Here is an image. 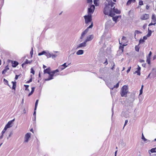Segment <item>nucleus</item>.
Returning <instances> with one entry per match:
<instances>
[{
    "label": "nucleus",
    "mask_w": 156,
    "mask_h": 156,
    "mask_svg": "<svg viewBox=\"0 0 156 156\" xmlns=\"http://www.w3.org/2000/svg\"><path fill=\"white\" fill-rule=\"evenodd\" d=\"M152 54V53L151 51H150L148 55V56L147 57V58H151V56Z\"/></svg>",
    "instance_id": "09e8293b"
},
{
    "label": "nucleus",
    "mask_w": 156,
    "mask_h": 156,
    "mask_svg": "<svg viewBox=\"0 0 156 156\" xmlns=\"http://www.w3.org/2000/svg\"><path fill=\"white\" fill-rule=\"evenodd\" d=\"M112 10V8L109 6L108 4H107V3H105V7L103 9V12L106 15H108L110 11Z\"/></svg>",
    "instance_id": "f03ea898"
},
{
    "label": "nucleus",
    "mask_w": 156,
    "mask_h": 156,
    "mask_svg": "<svg viewBox=\"0 0 156 156\" xmlns=\"http://www.w3.org/2000/svg\"><path fill=\"white\" fill-rule=\"evenodd\" d=\"M57 56V55L56 54H51V57L52 58H54Z\"/></svg>",
    "instance_id": "5fc2aeb1"
},
{
    "label": "nucleus",
    "mask_w": 156,
    "mask_h": 156,
    "mask_svg": "<svg viewBox=\"0 0 156 156\" xmlns=\"http://www.w3.org/2000/svg\"><path fill=\"white\" fill-rule=\"evenodd\" d=\"M37 108H34V111L33 113V115L35 116H36V110Z\"/></svg>",
    "instance_id": "8fccbe9b"
},
{
    "label": "nucleus",
    "mask_w": 156,
    "mask_h": 156,
    "mask_svg": "<svg viewBox=\"0 0 156 156\" xmlns=\"http://www.w3.org/2000/svg\"><path fill=\"white\" fill-rule=\"evenodd\" d=\"M139 45L138 44V45L136 46L135 47V50L137 52L139 51L140 50V47H139Z\"/></svg>",
    "instance_id": "58836bf2"
},
{
    "label": "nucleus",
    "mask_w": 156,
    "mask_h": 156,
    "mask_svg": "<svg viewBox=\"0 0 156 156\" xmlns=\"http://www.w3.org/2000/svg\"><path fill=\"white\" fill-rule=\"evenodd\" d=\"M150 6L148 5H146V8L147 10H148L149 9Z\"/></svg>",
    "instance_id": "338daca9"
},
{
    "label": "nucleus",
    "mask_w": 156,
    "mask_h": 156,
    "mask_svg": "<svg viewBox=\"0 0 156 156\" xmlns=\"http://www.w3.org/2000/svg\"><path fill=\"white\" fill-rule=\"evenodd\" d=\"M38 101H39V100L38 99H37L36 100V102L35 103L34 108H37L38 102Z\"/></svg>",
    "instance_id": "c03bdc74"
},
{
    "label": "nucleus",
    "mask_w": 156,
    "mask_h": 156,
    "mask_svg": "<svg viewBox=\"0 0 156 156\" xmlns=\"http://www.w3.org/2000/svg\"><path fill=\"white\" fill-rule=\"evenodd\" d=\"M146 62L148 64L150 65L151 64V58H147Z\"/></svg>",
    "instance_id": "4c0bfd02"
},
{
    "label": "nucleus",
    "mask_w": 156,
    "mask_h": 156,
    "mask_svg": "<svg viewBox=\"0 0 156 156\" xmlns=\"http://www.w3.org/2000/svg\"><path fill=\"white\" fill-rule=\"evenodd\" d=\"M93 23L92 22L91 24L86 29H85L82 33L81 36L80 37V39H82L84 36V35L87 33L89 29L90 28H92L93 27Z\"/></svg>",
    "instance_id": "39448f33"
},
{
    "label": "nucleus",
    "mask_w": 156,
    "mask_h": 156,
    "mask_svg": "<svg viewBox=\"0 0 156 156\" xmlns=\"http://www.w3.org/2000/svg\"><path fill=\"white\" fill-rule=\"evenodd\" d=\"M149 18V14H144L140 17V18L142 20H144L148 19Z\"/></svg>",
    "instance_id": "ddd939ff"
},
{
    "label": "nucleus",
    "mask_w": 156,
    "mask_h": 156,
    "mask_svg": "<svg viewBox=\"0 0 156 156\" xmlns=\"http://www.w3.org/2000/svg\"><path fill=\"white\" fill-rule=\"evenodd\" d=\"M32 77H31L30 79V80L27 81V82H26V83H30L32 81Z\"/></svg>",
    "instance_id": "6e6d98bb"
},
{
    "label": "nucleus",
    "mask_w": 156,
    "mask_h": 156,
    "mask_svg": "<svg viewBox=\"0 0 156 156\" xmlns=\"http://www.w3.org/2000/svg\"><path fill=\"white\" fill-rule=\"evenodd\" d=\"M133 73L134 74L137 73L138 75L140 76V71L137 70Z\"/></svg>",
    "instance_id": "ea45409f"
},
{
    "label": "nucleus",
    "mask_w": 156,
    "mask_h": 156,
    "mask_svg": "<svg viewBox=\"0 0 156 156\" xmlns=\"http://www.w3.org/2000/svg\"><path fill=\"white\" fill-rule=\"evenodd\" d=\"M35 89V87H33L31 88V92L28 94V97H30L33 94L34 91Z\"/></svg>",
    "instance_id": "393cba45"
},
{
    "label": "nucleus",
    "mask_w": 156,
    "mask_h": 156,
    "mask_svg": "<svg viewBox=\"0 0 156 156\" xmlns=\"http://www.w3.org/2000/svg\"><path fill=\"white\" fill-rule=\"evenodd\" d=\"M92 0H87V2L88 3L92 4Z\"/></svg>",
    "instance_id": "603ef678"
},
{
    "label": "nucleus",
    "mask_w": 156,
    "mask_h": 156,
    "mask_svg": "<svg viewBox=\"0 0 156 156\" xmlns=\"http://www.w3.org/2000/svg\"><path fill=\"white\" fill-rule=\"evenodd\" d=\"M95 6L94 5H90V7L88 8L87 13L88 14L92 15L95 10Z\"/></svg>",
    "instance_id": "0eeeda50"
},
{
    "label": "nucleus",
    "mask_w": 156,
    "mask_h": 156,
    "mask_svg": "<svg viewBox=\"0 0 156 156\" xmlns=\"http://www.w3.org/2000/svg\"><path fill=\"white\" fill-rule=\"evenodd\" d=\"M146 2L147 3H152V4L154 5V2L153 1H152L151 0H145Z\"/></svg>",
    "instance_id": "a18cd8bd"
},
{
    "label": "nucleus",
    "mask_w": 156,
    "mask_h": 156,
    "mask_svg": "<svg viewBox=\"0 0 156 156\" xmlns=\"http://www.w3.org/2000/svg\"><path fill=\"white\" fill-rule=\"evenodd\" d=\"M3 81L4 82V83L5 84L8 85L10 87V88H11L9 84L8 81L7 80L4 78L3 79Z\"/></svg>",
    "instance_id": "72a5a7b5"
},
{
    "label": "nucleus",
    "mask_w": 156,
    "mask_h": 156,
    "mask_svg": "<svg viewBox=\"0 0 156 156\" xmlns=\"http://www.w3.org/2000/svg\"><path fill=\"white\" fill-rule=\"evenodd\" d=\"M152 70L154 72L151 73L152 75V77H155L156 76V69L154 68H153Z\"/></svg>",
    "instance_id": "aec40b11"
},
{
    "label": "nucleus",
    "mask_w": 156,
    "mask_h": 156,
    "mask_svg": "<svg viewBox=\"0 0 156 156\" xmlns=\"http://www.w3.org/2000/svg\"><path fill=\"white\" fill-rule=\"evenodd\" d=\"M119 44H121L123 47L124 48V46H126V44H122V43H120V41L119 42Z\"/></svg>",
    "instance_id": "0e129e2a"
},
{
    "label": "nucleus",
    "mask_w": 156,
    "mask_h": 156,
    "mask_svg": "<svg viewBox=\"0 0 156 156\" xmlns=\"http://www.w3.org/2000/svg\"><path fill=\"white\" fill-rule=\"evenodd\" d=\"M115 13L116 14H120L121 13V11L117 8H115V7L112 8V10L110 12L109 16H113L115 15Z\"/></svg>",
    "instance_id": "7ed1b4c3"
},
{
    "label": "nucleus",
    "mask_w": 156,
    "mask_h": 156,
    "mask_svg": "<svg viewBox=\"0 0 156 156\" xmlns=\"http://www.w3.org/2000/svg\"><path fill=\"white\" fill-rule=\"evenodd\" d=\"M124 48L122 46L121 44L119 46V49L121 50V54H122L123 53L124 51Z\"/></svg>",
    "instance_id": "cd10ccee"
},
{
    "label": "nucleus",
    "mask_w": 156,
    "mask_h": 156,
    "mask_svg": "<svg viewBox=\"0 0 156 156\" xmlns=\"http://www.w3.org/2000/svg\"><path fill=\"white\" fill-rule=\"evenodd\" d=\"M66 63H65L61 65V66L58 67V68L60 69V71H61L64 69L66 67H67L69 64H68L67 65H66Z\"/></svg>",
    "instance_id": "9b49d317"
},
{
    "label": "nucleus",
    "mask_w": 156,
    "mask_h": 156,
    "mask_svg": "<svg viewBox=\"0 0 156 156\" xmlns=\"http://www.w3.org/2000/svg\"><path fill=\"white\" fill-rule=\"evenodd\" d=\"M151 22L153 23H155V24L156 23V16L154 14H153L152 15Z\"/></svg>",
    "instance_id": "a211bd4d"
},
{
    "label": "nucleus",
    "mask_w": 156,
    "mask_h": 156,
    "mask_svg": "<svg viewBox=\"0 0 156 156\" xmlns=\"http://www.w3.org/2000/svg\"><path fill=\"white\" fill-rule=\"evenodd\" d=\"M122 115L125 118H127L128 116V114H125V113L124 112H122Z\"/></svg>",
    "instance_id": "f704fd0d"
},
{
    "label": "nucleus",
    "mask_w": 156,
    "mask_h": 156,
    "mask_svg": "<svg viewBox=\"0 0 156 156\" xmlns=\"http://www.w3.org/2000/svg\"><path fill=\"white\" fill-rule=\"evenodd\" d=\"M86 43L87 42L85 40L83 42L80 43L77 46L76 49L86 47L87 45Z\"/></svg>",
    "instance_id": "f8f14e48"
},
{
    "label": "nucleus",
    "mask_w": 156,
    "mask_h": 156,
    "mask_svg": "<svg viewBox=\"0 0 156 156\" xmlns=\"http://www.w3.org/2000/svg\"><path fill=\"white\" fill-rule=\"evenodd\" d=\"M145 41H144V40H143V39H142V38H141L140 40H139V45H140V44H142L144 43Z\"/></svg>",
    "instance_id": "2f4dec72"
},
{
    "label": "nucleus",
    "mask_w": 156,
    "mask_h": 156,
    "mask_svg": "<svg viewBox=\"0 0 156 156\" xmlns=\"http://www.w3.org/2000/svg\"><path fill=\"white\" fill-rule=\"evenodd\" d=\"M46 51H43L41 52H40L38 53V55L39 56L41 55H45Z\"/></svg>",
    "instance_id": "473e14b6"
},
{
    "label": "nucleus",
    "mask_w": 156,
    "mask_h": 156,
    "mask_svg": "<svg viewBox=\"0 0 156 156\" xmlns=\"http://www.w3.org/2000/svg\"><path fill=\"white\" fill-rule=\"evenodd\" d=\"M25 65L26 64L25 63H24V62L23 64H22L21 65H22V66L23 68H26V66H25Z\"/></svg>",
    "instance_id": "13d9d810"
},
{
    "label": "nucleus",
    "mask_w": 156,
    "mask_h": 156,
    "mask_svg": "<svg viewBox=\"0 0 156 156\" xmlns=\"http://www.w3.org/2000/svg\"><path fill=\"white\" fill-rule=\"evenodd\" d=\"M156 147L152 148L150 150V151L151 153L156 152Z\"/></svg>",
    "instance_id": "e433bc0d"
},
{
    "label": "nucleus",
    "mask_w": 156,
    "mask_h": 156,
    "mask_svg": "<svg viewBox=\"0 0 156 156\" xmlns=\"http://www.w3.org/2000/svg\"><path fill=\"white\" fill-rule=\"evenodd\" d=\"M112 17V19L115 22V23H116L117 22L118 19L119 18H121V15L117 16H111Z\"/></svg>",
    "instance_id": "f3484780"
},
{
    "label": "nucleus",
    "mask_w": 156,
    "mask_h": 156,
    "mask_svg": "<svg viewBox=\"0 0 156 156\" xmlns=\"http://www.w3.org/2000/svg\"><path fill=\"white\" fill-rule=\"evenodd\" d=\"M30 73L33 74V75L34 74L35 71L32 68H31L30 69Z\"/></svg>",
    "instance_id": "49530a36"
},
{
    "label": "nucleus",
    "mask_w": 156,
    "mask_h": 156,
    "mask_svg": "<svg viewBox=\"0 0 156 156\" xmlns=\"http://www.w3.org/2000/svg\"><path fill=\"white\" fill-rule=\"evenodd\" d=\"M113 66L111 68V69H112V70H114V69L115 66V63L114 62H113Z\"/></svg>",
    "instance_id": "69168bd1"
},
{
    "label": "nucleus",
    "mask_w": 156,
    "mask_h": 156,
    "mask_svg": "<svg viewBox=\"0 0 156 156\" xmlns=\"http://www.w3.org/2000/svg\"><path fill=\"white\" fill-rule=\"evenodd\" d=\"M155 25V23H153V22H151V23H149L148 25V26H151L152 25Z\"/></svg>",
    "instance_id": "864d4df0"
},
{
    "label": "nucleus",
    "mask_w": 156,
    "mask_h": 156,
    "mask_svg": "<svg viewBox=\"0 0 156 156\" xmlns=\"http://www.w3.org/2000/svg\"><path fill=\"white\" fill-rule=\"evenodd\" d=\"M84 51L82 49H80L78 50L76 52V54L77 55H81L83 54Z\"/></svg>",
    "instance_id": "b1692460"
},
{
    "label": "nucleus",
    "mask_w": 156,
    "mask_h": 156,
    "mask_svg": "<svg viewBox=\"0 0 156 156\" xmlns=\"http://www.w3.org/2000/svg\"><path fill=\"white\" fill-rule=\"evenodd\" d=\"M139 5H144L143 2L141 0H139Z\"/></svg>",
    "instance_id": "37998d69"
},
{
    "label": "nucleus",
    "mask_w": 156,
    "mask_h": 156,
    "mask_svg": "<svg viewBox=\"0 0 156 156\" xmlns=\"http://www.w3.org/2000/svg\"><path fill=\"white\" fill-rule=\"evenodd\" d=\"M128 86L124 85L122 87V91L120 93L121 96L122 97H127V94L128 93Z\"/></svg>",
    "instance_id": "f257e3e1"
},
{
    "label": "nucleus",
    "mask_w": 156,
    "mask_h": 156,
    "mask_svg": "<svg viewBox=\"0 0 156 156\" xmlns=\"http://www.w3.org/2000/svg\"><path fill=\"white\" fill-rule=\"evenodd\" d=\"M44 74L47 73L48 74L51 73L50 67H49L46 69H44Z\"/></svg>",
    "instance_id": "6ab92c4d"
},
{
    "label": "nucleus",
    "mask_w": 156,
    "mask_h": 156,
    "mask_svg": "<svg viewBox=\"0 0 156 156\" xmlns=\"http://www.w3.org/2000/svg\"><path fill=\"white\" fill-rule=\"evenodd\" d=\"M144 62L145 61L143 59H140L139 60V62H140V63H142Z\"/></svg>",
    "instance_id": "774afa93"
},
{
    "label": "nucleus",
    "mask_w": 156,
    "mask_h": 156,
    "mask_svg": "<svg viewBox=\"0 0 156 156\" xmlns=\"http://www.w3.org/2000/svg\"><path fill=\"white\" fill-rule=\"evenodd\" d=\"M15 120V119H14L12 120L9 121L6 125L9 128L11 127L12 126V123Z\"/></svg>",
    "instance_id": "dca6fc26"
},
{
    "label": "nucleus",
    "mask_w": 156,
    "mask_h": 156,
    "mask_svg": "<svg viewBox=\"0 0 156 156\" xmlns=\"http://www.w3.org/2000/svg\"><path fill=\"white\" fill-rule=\"evenodd\" d=\"M135 95L134 94H131L129 98V102L132 103L135 99Z\"/></svg>",
    "instance_id": "1a4fd4ad"
},
{
    "label": "nucleus",
    "mask_w": 156,
    "mask_h": 156,
    "mask_svg": "<svg viewBox=\"0 0 156 156\" xmlns=\"http://www.w3.org/2000/svg\"><path fill=\"white\" fill-rule=\"evenodd\" d=\"M20 76V75H16V76H15V80H17L18 78V77H19V76Z\"/></svg>",
    "instance_id": "e2e57ef3"
},
{
    "label": "nucleus",
    "mask_w": 156,
    "mask_h": 156,
    "mask_svg": "<svg viewBox=\"0 0 156 156\" xmlns=\"http://www.w3.org/2000/svg\"><path fill=\"white\" fill-rule=\"evenodd\" d=\"M131 69V67H129L128 68V69L126 71L127 73H128L129 72V71Z\"/></svg>",
    "instance_id": "bf43d9fd"
},
{
    "label": "nucleus",
    "mask_w": 156,
    "mask_h": 156,
    "mask_svg": "<svg viewBox=\"0 0 156 156\" xmlns=\"http://www.w3.org/2000/svg\"><path fill=\"white\" fill-rule=\"evenodd\" d=\"M49 74V76L48 78H46L44 79V80L45 81H48L51 80H52L53 79V76H56L57 75H58L59 74H57L55 75H54V74L52 73H50Z\"/></svg>",
    "instance_id": "6e6552de"
},
{
    "label": "nucleus",
    "mask_w": 156,
    "mask_h": 156,
    "mask_svg": "<svg viewBox=\"0 0 156 156\" xmlns=\"http://www.w3.org/2000/svg\"><path fill=\"white\" fill-rule=\"evenodd\" d=\"M24 86L25 87V90H27V89L29 87L28 85H24Z\"/></svg>",
    "instance_id": "4d7b16f0"
},
{
    "label": "nucleus",
    "mask_w": 156,
    "mask_h": 156,
    "mask_svg": "<svg viewBox=\"0 0 156 156\" xmlns=\"http://www.w3.org/2000/svg\"><path fill=\"white\" fill-rule=\"evenodd\" d=\"M128 122V120H126L125 121V123L124 125V127L126 125Z\"/></svg>",
    "instance_id": "680f3d73"
},
{
    "label": "nucleus",
    "mask_w": 156,
    "mask_h": 156,
    "mask_svg": "<svg viewBox=\"0 0 156 156\" xmlns=\"http://www.w3.org/2000/svg\"><path fill=\"white\" fill-rule=\"evenodd\" d=\"M12 134H13L12 132L11 131L8 137H7V139H8L9 137H10L12 135Z\"/></svg>",
    "instance_id": "3c124183"
},
{
    "label": "nucleus",
    "mask_w": 156,
    "mask_h": 156,
    "mask_svg": "<svg viewBox=\"0 0 156 156\" xmlns=\"http://www.w3.org/2000/svg\"><path fill=\"white\" fill-rule=\"evenodd\" d=\"M9 69V68L8 67V66L7 65L6 66L5 69H3V70L2 72V73L3 74H5L6 72H7V70H8Z\"/></svg>",
    "instance_id": "4be33fe9"
},
{
    "label": "nucleus",
    "mask_w": 156,
    "mask_h": 156,
    "mask_svg": "<svg viewBox=\"0 0 156 156\" xmlns=\"http://www.w3.org/2000/svg\"><path fill=\"white\" fill-rule=\"evenodd\" d=\"M99 0H94V3L95 5L94 6H98L99 2H98Z\"/></svg>",
    "instance_id": "c756f323"
},
{
    "label": "nucleus",
    "mask_w": 156,
    "mask_h": 156,
    "mask_svg": "<svg viewBox=\"0 0 156 156\" xmlns=\"http://www.w3.org/2000/svg\"><path fill=\"white\" fill-rule=\"evenodd\" d=\"M84 18L85 20V23L86 24H87L91 22L92 20V15L87 14L84 16Z\"/></svg>",
    "instance_id": "423d86ee"
},
{
    "label": "nucleus",
    "mask_w": 156,
    "mask_h": 156,
    "mask_svg": "<svg viewBox=\"0 0 156 156\" xmlns=\"http://www.w3.org/2000/svg\"><path fill=\"white\" fill-rule=\"evenodd\" d=\"M107 4L109 5V7L111 6V8H112L113 6H114V5L115 4V2H112V1H108V3H107Z\"/></svg>",
    "instance_id": "412c9836"
},
{
    "label": "nucleus",
    "mask_w": 156,
    "mask_h": 156,
    "mask_svg": "<svg viewBox=\"0 0 156 156\" xmlns=\"http://www.w3.org/2000/svg\"><path fill=\"white\" fill-rule=\"evenodd\" d=\"M105 83L107 86L109 87L111 90H113L114 88H117L119 87V82H118L115 85H114L113 87H112V84L111 83L109 82L108 81V80H106L105 81Z\"/></svg>",
    "instance_id": "20e7f679"
},
{
    "label": "nucleus",
    "mask_w": 156,
    "mask_h": 156,
    "mask_svg": "<svg viewBox=\"0 0 156 156\" xmlns=\"http://www.w3.org/2000/svg\"><path fill=\"white\" fill-rule=\"evenodd\" d=\"M8 61L9 62H11L12 67L14 68L16 67L19 64L18 62L16 61L8 60Z\"/></svg>",
    "instance_id": "9d476101"
},
{
    "label": "nucleus",
    "mask_w": 156,
    "mask_h": 156,
    "mask_svg": "<svg viewBox=\"0 0 156 156\" xmlns=\"http://www.w3.org/2000/svg\"><path fill=\"white\" fill-rule=\"evenodd\" d=\"M59 71H60V69L58 68V69H56V70H53L51 71V73H52L54 74V75H55V74L57 72H59Z\"/></svg>",
    "instance_id": "7c9ffc66"
},
{
    "label": "nucleus",
    "mask_w": 156,
    "mask_h": 156,
    "mask_svg": "<svg viewBox=\"0 0 156 156\" xmlns=\"http://www.w3.org/2000/svg\"><path fill=\"white\" fill-rule=\"evenodd\" d=\"M11 83L12 84V89L15 90L16 85V81H12Z\"/></svg>",
    "instance_id": "5701e85b"
},
{
    "label": "nucleus",
    "mask_w": 156,
    "mask_h": 156,
    "mask_svg": "<svg viewBox=\"0 0 156 156\" xmlns=\"http://www.w3.org/2000/svg\"><path fill=\"white\" fill-rule=\"evenodd\" d=\"M147 37H148L147 36V35H146V36H144L143 37V39L145 41V40H146L147 39Z\"/></svg>",
    "instance_id": "052dcab7"
},
{
    "label": "nucleus",
    "mask_w": 156,
    "mask_h": 156,
    "mask_svg": "<svg viewBox=\"0 0 156 156\" xmlns=\"http://www.w3.org/2000/svg\"><path fill=\"white\" fill-rule=\"evenodd\" d=\"M136 2V0H128L126 3L127 5H129L132 2L134 3Z\"/></svg>",
    "instance_id": "a878e982"
},
{
    "label": "nucleus",
    "mask_w": 156,
    "mask_h": 156,
    "mask_svg": "<svg viewBox=\"0 0 156 156\" xmlns=\"http://www.w3.org/2000/svg\"><path fill=\"white\" fill-rule=\"evenodd\" d=\"M134 33H135V35H136V34H141L142 33L141 32H140L138 30H135Z\"/></svg>",
    "instance_id": "79ce46f5"
},
{
    "label": "nucleus",
    "mask_w": 156,
    "mask_h": 156,
    "mask_svg": "<svg viewBox=\"0 0 156 156\" xmlns=\"http://www.w3.org/2000/svg\"><path fill=\"white\" fill-rule=\"evenodd\" d=\"M45 55L47 56L48 58H51V54L49 53L48 51H46Z\"/></svg>",
    "instance_id": "c85d7f7f"
},
{
    "label": "nucleus",
    "mask_w": 156,
    "mask_h": 156,
    "mask_svg": "<svg viewBox=\"0 0 156 156\" xmlns=\"http://www.w3.org/2000/svg\"><path fill=\"white\" fill-rule=\"evenodd\" d=\"M152 32V31L151 30H150L149 28H148V33L147 35V36L148 37L151 36V35Z\"/></svg>",
    "instance_id": "bb28decb"
},
{
    "label": "nucleus",
    "mask_w": 156,
    "mask_h": 156,
    "mask_svg": "<svg viewBox=\"0 0 156 156\" xmlns=\"http://www.w3.org/2000/svg\"><path fill=\"white\" fill-rule=\"evenodd\" d=\"M94 38V36L93 34H91L87 36V37L86 39L85 40L87 42V41H91Z\"/></svg>",
    "instance_id": "2eb2a0df"
},
{
    "label": "nucleus",
    "mask_w": 156,
    "mask_h": 156,
    "mask_svg": "<svg viewBox=\"0 0 156 156\" xmlns=\"http://www.w3.org/2000/svg\"><path fill=\"white\" fill-rule=\"evenodd\" d=\"M32 61L31 60V61H29L27 59H26V60L24 62V63L25 64H31V62H32Z\"/></svg>",
    "instance_id": "c9c22d12"
},
{
    "label": "nucleus",
    "mask_w": 156,
    "mask_h": 156,
    "mask_svg": "<svg viewBox=\"0 0 156 156\" xmlns=\"http://www.w3.org/2000/svg\"><path fill=\"white\" fill-rule=\"evenodd\" d=\"M30 54L31 55V57H32L33 55V48H32L31 50L30 51Z\"/></svg>",
    "instance_id": "de8ad7c7"
},
{
    "label": "nucleus",
    "mask_w": 156,
    "mask_h": 156,
    "mask_svg": "<svg viewBox=\"0 0 156 156\" xmlns=\"http://www.w3.org/2000/svg\"><path fill=\"white\" fill-rule=\"evenodd\" d=\"M141 139L142 140H143L144 142H146V140H147V139H146L144 137L143 134L142 133V134Z\"/></svg>",
    "instance_id": "a19ab883"
},
{
    "label": "nucleus",
    "mask_w": 156,
    "mask_h": 156,
    "mask_svg": "<svg viewBox=\"0 0 156 156\" xmlns=\"http://www.w3.org/2000/svg\"><path fill=\"white\" fill-rule=\"evenodd\" d=\"M31 136V133H27L25 136V139L24 142H27Z\"/></svg>",
    "instance_id": "4468645a"
}]
</instances>
